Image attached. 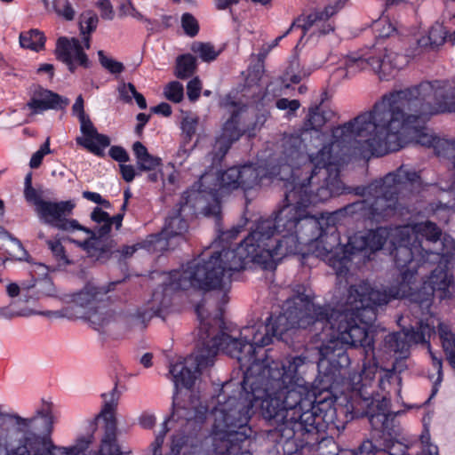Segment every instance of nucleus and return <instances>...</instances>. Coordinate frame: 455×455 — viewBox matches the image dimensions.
Segmentation results:
<instances>
[{"label":"nucleus","mask_w":455,"mask_h":455,"mask_svg":"<svg viewBox=\"0 0 455 455\" xmlns=\"http://www.w3.org/2000/svg\"><path fill=\"white\" fill-rule=\"evenodd\" d=\"M188 229L187 220L180 212L169 215L164 226L159 233L148 236L147 243L154 251H165L170 245V240L175 237L182 238Z\"/></svg>","instance_id":"obj_17"},{"label":"nucleus","mask_w":455,"mask_h":455,"mask_svg":"<svg viewBox=\"0 0 455 455\" xmlns=\"http://www.w3.org/2000/svg\"><path fill=\"white\" fill-rule=\"evenodd\" d=\"M392 299L385 292L371 287L365 281L350 285L345 301V319L338 324L339 339L351 347H359L363 356L359 381L354 385L353 395L359 397V390H374L379 363L375 356L373 339L369 336V329L377 319V307L387 305Z\"/></svg>","instance_id":"obj_3"},{"label":"nucleus","mask_w":455,"mask_h":455,"mask_svg":"<svg viewBox=\"0 0 455 455\" xmlns=\"http://www.w3.org/2000/svg\"><path fill=\"white\" fill-rule=\"evenodd\" d=\"M6 293L10 298H16L21 294L24 301L29 302L38 300L44 296H52L54 287L49 279H32L29 283H22L21 285L10 283L6 286Z\"/></svg>","instance_id":"obj_21"},{"label":"nucleus","mask_w":455,"mask_h":455,"mask_svg":"<svg viewBox=\"0 0 455 455\" xmlns=\"http://www.w3.org/2000/svg\"><path fill=\"white\" fill-rule=\"evenodd\" d=\"M204 214L206 216H213L216 220V227L218 232V239L221 243H226L227 244L229 241L235 239L237 235L243 230V226L247 223V219L243 221L242 225H237L232 227L229 230L223 231L221 229V215H220V205L218 201H216L213 204H209L204 208Z\"/></svg>","instance_id":"obj_27"},{"label":"nucleus","mask_w":455,"mask_h":455,"mask_svg":"<svg viewBox=\"0 0 455 455\" xmlns=\"http://www.w3.org/2000/svg\"><path fill=\"white\" fill-rule=\"evenodd\" d=\"M96 7L100 10L103 20H112L114 19L115 12L110 0H98Z\"/></svg>","instance_id":"obj_49"},{"label":"nucleus","mask_w":455,"mask_h":455,"mask_svg":"<svg viewBox=\"0 0 455 455\" xmlns=\"http://www.w3.org/2000/svg\"><path fill=\"white\" fill-rule=\"evenodd\" d=\"M91 436L84 437L81 436L76 440V444H74L76 448H79L78 451L81 450V455L84 453V451L89 448V445L91 443Z\"/></svg>","instance_id":"obj_64"},{"label":"nucleus","mask_w":455,"mask_h":455,"mask_svg":"<svg viewBox=\"0 0 455 455\" xmlns=\"http://www.w3.org/2000/svg\"><path fill=\"white\" fill-rule=\"evenodd\" d=\"M307 76H309V72H307L304 68H300L298 60L291 61L284 73L285 80L294 84H299L302 78Z\"/></svg>","instance_id":"obj_36"},{"label":"nucleus","mask_w":455,"mask_h":455,"mask_svg":"<svg viewBox=\"0 0 455 455\" xmlns=\"http://www.w3.org/2000/svg\"><path fill=\"white\" fill-rule=\"evenodd\" d=\"M0 233L4 234L13 243H15L18 246L19 250L20 251L21 254L14 258L15 260L30 262L31 257L28 251L24 248L20 239L13 236L11 233L6 231L2 227H0Z\"/></svg>","instance_id":"obj_47"},{"label":"nucleus","mask_w":455,"mask_h":455,"mask_svg":"<svg viewBox=\"0 0 455 455\" xmlns=\"http://www.w3.org/2000/svg\"><path fill=\"white\" fill-rule=\"evenodd\" d=\"M406 63L402 54L385 49L379 56L351 52L345 58V76H354L359 71L371 68L381 80H390Z\"/></svg>","instance_id":"obj_12"},{"label":"nucleus","mask_w":455,"mask_h":455,"mask_svg":"<svg viewBox=\"0 0 455 455\" xmlns=\"http://www.w3.org/2000/svg\"><path fill=\"white\" fill-rule=\"evenodd\" d=\"M24 196H25L26 200L28 203H32L36 205V211H38L39 208L41 207L40 202H45V200H43L41 198L40 194L33 187L24 188Z\"/></svg>","instance_id":"obj_52"},{"label":"nucleus","mask_w":455,"mask_h":455,"mask_svg":"<svg viewBox=\"0 0 455 455\" xmlns=\"http://www.w3.org/2000/svg\"><path fill=\"white\" fill-rule=\"evenodd\" d=\"M72 112H73V115L77 116L78 120L87 116L84 112V99H83L82 95H79L76 98V100L72 107Z\"/></svg>","instance_id":"obj_59"},{"label":"nucleus","mask_w":455,"mask_h":455,"mask_svg":"<svg viewBox=\"0 0 455 455\" xmlns=\"http://www.w3.org/2000/svg\"><path fill=\"white\" fill-rule=\"evenodd\" d=\"M136 118L138 120V124L135 127V132L137 134L140 135L142 133V131H143L145 125L149 121L150 116L147 115L145 113H139L137 115Z\"/></svg>","instance_id":"obj_61"},{"label":"nucleus","mask_w":455,"mask_h":455,"mask_svg":"<svg viewBox=\"0 0 455 455\" xmlns=\"http://www.w3.org/2000/svg\"><path fill=\"white\" fill-rule=\"evenodd\" d=\"M192 51L197 53L204 62H211L217 59L220 52L210 43H195L192 45Z\"/></svg>","instance_id":"obj_35"},{"label":"nucleus","mask_w":455,"mask_h":455,"mask_svg":"<svg viewBox=\"0 0 455 455\" xmlns=\"http://www.w3.org/2000/svg\"><path fill=\"white\" fill-rule=\"evenodd\" d=\"M269 48L268 49H262L259 53H258V60H259V64H257L252 72L254 73V76L257 78V79H260L261 76L263 75L264 73V60L265 58L267 57L268 52H269Z\"/></svg>","instance_id":"obj_55"},{"label":"nucleus","mask_w":455,"mask_h":455,"mask_svg":"<svg viewBox=\"0 0 455 455\" xmlns=\"http://www.w3.org/2000/svg\"><path fill=\"white\" fill-rule=\"evenodd\" d=\"M79 123L83 137H77L76 139V144L87 149L96 156H105V149L110 146L109 137L98 132L89 116L79 119Z\"/></svg>","instance_id":"obj_20"},{"label":"nucleus","mask_w":455,"mask_h":455,"mask_svg":"<svg viewBox=\"0 0 455 455\" xmlns=\"http://www.w3.org/2000/svg\"><path fill=\"white\" fill-rule=\"evenodd\" d=\"M333 116L334 112L330 109H324L321 106L311 107L308 109V113L299 132L283 136L282 142V163L278 167L277 172L275 173L279 180H283L284 183L292 182L295 180V168L297 166H301L303 163L300 157L297 158L294 156H290V152L293 148H291V150L288 148V140H290L291 137H298L301 141L302 148L299 149L301 154L306 156L313 155V153H308L307 151V145L305 140L307 134L312 131L320 132L321 129L333 117ZM294 149H298L297 147ZM315 153V152H314V154Z\"/></svg>","instance_id":"obj_9"},{"label":"nucleus","mask_w":455,"mask_h":455,"mask_svg":"<svg viewBox=\"0 0 455 455\" xmlns=\"http://www.w3.org/2000/svg\"><path fill=\"white\" fill-rule=\"evenodd\" d=\"M55 450L52 451L51 455H81V450L76 448L75 445L69 447H60L55 445ZM41 455H50L47 453L46 449H44L43 453Z\"/></svg>","instance_id":"obj_54"},{"label":"nucleus","mask_w":455,"mask_h":455,"mask_svg":"<svg viewBox=\"0 0 455 455\" xmlns=\"http://www.w3.org/2000/svg\"><path fill=\"white\" fill-rule=\"evenodd\" d=\"M50 153V138H47L46 140L41 145L40 148L32 155L29 161L30 168H38L41 165L44 156Z\"/></svg>","instance_id":"obj_43"},{"label":"nucleus","mask_w":455,"mask_h":455,"mask_svg":"<svg viewBox=\"0 0 455 455\" xmlns=\"http://www.w3.org/2000/svg\"><path fill=\"white\" fill-rule=\"evenodd\" d=\"M197 68L196 57L190 53L179 55L176 59L174 75L179 79H188L191 77Z\"/></svg>","instance_id":"obj_31"},{"label":"nucleus","mask_w":455,"mask_h":455,"mask_svg":"<svg viewBox=\"0 0 455 455\" xmlns=\"http://www.w3.org/2000/svg\"><path fill=\"white\" fill-rule=\"evenodd\" d=\"M104 404L100 413L105 421L104 435L97 455H121L122 451L116 443V419L115 412L120 398V392L116 384L108 393L101 395Z\"/></svg>","instance_id":"obj_15"},{"label":"nucleus","mask_w":455,"mask_h":455,"mask_svg":"<svg viewBox=\"0 0 455 455\" xmlns=\"http://www.w3.org/2000/svg\"><path fill=\"white\" fill-rule=\"evenodd\" d=\"M374 29L378 32L375 36L378 39L387 38L395 31V28L387 20H379L374 23Z\"/></svg>","instance_id":"obj_44"},{"label":"nucleus","mask_w":455,"mask_h":455,"mask_svg":"<svg viewBox=\"0 0 455 455\" xmlns=\"http://www.w3.org/2000/svg\"><path fill=\"white\" fill-rule=\"evenodd\" d=\"M447 36L448 30L445 27L443 24L436 22L428 30V43H425V44H429L432 48L439 47L445 43Z\"/></svg>","instance_id":"obj_33"},{"label":"nucleus","mask_w":455,"mask_h":455,"mask_svg":"<svg viewBox=\"0 0 455 455\" xmlns=\"http://www.w3.org/2000/svg\"><path fill=\"white\" fill-rule=\"evenodd\" d=\"M181 27L185 34L190 37L196 36L199 32V24L197 20L189 12H185L181 16Z\"/></svg>","instance_id":"obj_42"},{"label":"nucleus","mask_w":455,"mask_h":455,"mask_svg":"<svg viewBox=\"0 0 455 455\" xmlns=\"http://www.w3.org/2000/svg\"><path fill=\"white\" fill-rule=\"evenodd\" d=\"M117 92L119 100L124 103H132L133 98L140 109L147 108L148 105L145 97L136 90L133 84L122 81L118 84Z\"/></svg>","instance_id":"obj_29"},{"label":"nucleus","mask_w":455,"mask_h":455,"mask_svg":"<svg viewBox=\"0 0 455 455\" xmlns=\"http://www.w3.org/2000/svg\"><path fill=\"white\" fill-rule=\"evenodd\" d=\"M275 107L280 110H288L290 115H294L299 108L300 102L298 100H288L286 98L278 99L275 101Z\"/></svg>","instance_id":"obj_48"},{"label":"nucleus","mask_w":455,"mask_h":455,"mask_svg":"<svg viewBox=\"0 0 455 455\" xmlns=\"http://www.w3.org/2000/svg\"><path fill=\"white\" fill-rule=\"evenodd\" d=\"M323 240L315 242L323 245V256L328 265L335 270L337 275L345 276L349 271L352 256L358 252L370 254L379 251L384 246L387 237L382 228L370 229L367 232H357L348 237L346 244L338 240L334 241L328 233Z\"/></svg>","instance_id":"obj_7"},{"label":"nucleus","mask_w":455,"mask_h":455,"mask_svg":"<svg viewBox=\"0 0 455 455\" xmlns=\"http://www.w3.org/2000/svg\"><path fill=\"white\" fill-rule=\"evenodd\" d=\"M127 6L129 9V12H124V15H130L136 20L151 24V20L149 19L144 17V15L134 7V5L131 0H127Z\"/></svg>","instance_id":"obj_58"},{"label":"nucleus","mask_w":455,"mask_h":455,"mask_svg":"<svg viewBox=\"0 0 455 455\" xmlns=\"http://www.w3.org/2000/svg\"><path fill=\"white\" fill-rule=\"evenodd\" d=\"M239 175V188L244 191L247 197L251 190L260 187L262 179L267 176V172L260 166L244 164L240 166Z\"/></svg>","instance_id":"obj_25"},{"label":"nucleus","mask_w":455,"mask_h":455,"mask_svg":"<svg viewBox=\"0 0 455 455\" xmlns=\"http://www.w3.org/2000/svg\"><path fill=\"white\" fill-rule=\"evenodd\" d=\"M357 131L355 119L333 127L322 147L309 156L299 151L302 147L298 137L288 140V148H298L290 156L300 157L303 163L295 168V180L284 183L282 205L270 218L259 219L235 248L223 245L221 251L208 257L202 255L188 261L180 269V290L220 291L226 304L233 275L249 263L271 269L284 257L300 253L301 244L323 240L328 233L337 241L335 214L375 223L395 215L400 196L421 188L420 174L403 164L367 186H346L340 169L360 140L368 138Z\"/></svg>","instance_id":"obj_1"},{"label":"nucleus","mask_w":455,"mask_h":455,"mask_svg":"<svg viewBox=\"0 0 455 455\" xmlns=\"http://www.w3.org/2000/svg\"><path fill=\"white\" fill-rule=\"evenodd\" d=\"M156 422L155 415L148 412H143L139 418L140 425L145 429H151L156 425Z\"/></svg>","instance_id":"obj_57"},{"label":"nucleus","mask_w":455,"mask_h":455,"mask_svg":"<svg viewBox=\"0 0 455 455\" xmlns=\"http://www.w3.org/2000/svg\"><path fill=\"white\" fill-rule=\"evenodd\" d=\"M359 399L353 413L356 417H367L371 427L379 433V440H367L360 446L362 453H375L384 451L388 455H406L408 447L397 440L398 431L394 425V419L390 418V400L386 396L368 391L365 388L359 390Z\"/></svg>","instance_id":"obj_6"},{"label":"nucleus","mask_w":455,"mask_h":455,"mask_svg":"<svg viewBox=\"0 0 455 455\" xmlns=\"http://www.w3.org/2000/svg\"><path fill=\"white\" fill-rule=\"evenodd\" d=\"M240 166H232L228 169L220 172L216 178V183L213 187H206L204 183L207 182L209 176L203 175L197 182V190L199 193H208L215 197L219 190L222 188L233 190L239 188L240 179Z\"/></svg>","instance_id":"obj_23"},{"label":"nucleus","mask_w":455,"mask_h":455,"mask_svg":"<svg viewBox=\"0 0 455 455\" xmlns=\"http://www.w3.org/2000/svg\"><path fill=\"white\" fill-rule=\"evenodd\" d=\"M435 332L433 316L419 319L415 326L403 328L401 331L387 334L384 339V347L387 352L399 354L406 357L411 344L427 342L431 334Z\"/></svg>","instance_id":"obj_13"},{"label":"nucleus","mask_w":455,"mask_h":455,"mask_svg":"<svg viewBox=\"0 0 455 455\" xmlns=\"http://www.w3.org/2000/svg\"><path fill=\"white\" fill-rule=\"evenodd\" d=\"M112 317L113 315L106 308L104 301L85 312V318L97 331L107 325Z\"/></svg>","instance_id":"obj_30"},{"label":"nucleus","mask_w":455,"mask_h":455,"mask_svg":"<svg viewBox=\"0 0 455 455\" xmlns=\"http://www.w3.org/2000/svg\"><path fill=\"white\" fill-rule=\"evenodd\" d=\"M109 291V288L106 289L103 286H96L88 283L79 291L66 295L65 299L89 310L96 305L101 304Z\"/></svg>","instance_id":"obj_24"},{"label":"nucleus","mask_w":455,"mask_h":455,"mask_svg":"<svg viewBox=\"0 0 455 455\" xmlns=\"http://www.w3.org/2000/svg\"><path fill=\"white\" fill-rule=\"evenodd\" d=\"M100 65L112 75H119L125 69L124 65L110 57L105 55L103 51L98 52Z\"/></svg>","instance_id":"obj_37"},{"label":"nucleus","mask_w":455,"mask_h":455,"mask_svg":"<svg viewBox=\"0 0 455 455\" xmlns=\"http://www.w3.org/2000/svg\"><path fill=\"white\" fill-rule=\"evenodd\" d=\"M108 154L112 159L119 163H126L130 159L127 151L120 146H112Z\"/></svg>","instance_id":"obj_51"},{"label":"nucleus","mask_w":455,"mask_h":455,"mask_svg":"<svg viewBox=\"0 0 455 455\" xmlns=\"http://www.w3.org/2000/svg\"><path fill=\"white\" fill-rule=\"evenodd\" d=\"M52 7L58 16L66 20H73L76 12L68 0H53Z\"/></svg>","instance_id":"obj_38"},{"label":"nucleus","mask_w":455,"mask_h":455,"mask_svg":"<svg viewBox=\"0 0 455 455\" xmlns=\"http://www.w3.org/2000/svg\"><path fill=\"white\" fill-rule=\"evenodd\" d=\"M52 403L43 400L30 418L0 411V455H41L44 449L52 454Z\"/></svg>","instance_id":"obj_5"},{"label":"nucleus","mask_w":455,"mask_h":455,"mask_svg":"<svg viewBox=\"0 0 455 455\" xmlns=\"http://www.w3.org/2000/svg\"><path fill=\"white\" fill-rule=\"evenodd\" d=\"M411 228L408 226L400 227L395 229L392 235L391 243L393 244L392 254L394 261L400 275L397 285L389 287L387 290H380L388 295L389 299H408L416 308H429L432 305L435 291L433 284L428 280V287L424 286L425 290H417L415 287L416 275L420 268L426 269L431 273L432 267L435 266L430 258L441 259L444 252H435L430 249H426L422 241L418 243L412 240Z\"/></svg>","instance_id":"obj_4"},{"label":"nucleus","mask_w":455,"mask_h":455,"mask_svg":"<svg viewBox=\"0 0 455 455\" xmlns=\"http://www.w3.org/2000/svg\"><path fill=\"white\" fill-rule=\"evenodd\" d=\"M23 311H14L10 307H0V318L12 319L18 316H26Z\"/></svg>","instance_id":"obj_60"},{"label":"nucleus","mask_w":455,"mask_h":455,"mask_svg":"<svg viewBox=\"0 0 455 455\" xmlns=\"http://www.w3.org/2000/svg\"><path fill=\"white\" fill-rule=\"evenodd\" d=\"M167 307V302H164V299L160 302V305L155 307L154 306L148 307L146 308H140L136 312V318L140 320L143 327L147 326V323L149 322L154 316H162L164 308Z\"/></svg>","instance_id":"obj_34"},{"label":"nucleus","mask_w":455,"mask_h":455,"mask_svg":"<svg viewBox=\"0 0 455 455\" xmlns=\"http://www.w3.org/2000/svg\"><path fill=\"white\" fill-rule=\"evenodd\" d=\"M132 151L140 172H151L162 167V158L149 154L148 148L140 141L133 143Z\"/></svg>","instance_id":"obj_26"},{"label":"nucleus","mask_w":455,"mask_h":455,"mask_svg":"<svg viewBox=\"0 0 455 455\" xmlns=\"http://www.w3.org/2000/svg\"><path fill=\"white\" fill-rule=\"evenodd\" d=\"M164 93L167 100L179 103L183 100L184 88L180 82L172 81L164 87Z\"/></svg>","instance_id":"obj_40"},{"label":"nucleus","mask_w":455,"mask_h":455,"mask_svg":"<svg viewBox=\"0 0 455 455\" xmlns=\"http://www.w3.org/2000/svg\"><path fill=\"white\" fill-rule=\"evenodd\" d=\"M347 1L339 0L334 5H328L323 11H315L307 16L301 15L298 17L283 35L274 40L273 44L269 46V50L276 46L283 37L297 28L301 29L300 40L309 30H312L311 36H317L334 31V26L329 21V19L337 13Z\"/></svg>","instance_id":"obj_14"},{"label":"nucleus","mask_w":455,"mask_h":455,"mask_svg":"<svg viewBox=\"0 0 455 455\" xmlns=\"http://www.w3.org/2000/svg\"><path fill=\"white\" fill-rule=\"evenodd\" d=\"M228 111L230 116L223 124L220 134L216 138L210 153L212 164H220L232 145L245 133L251 136L257 125L254 123L251 126L247 123L249 115L246 105L232 101L229 104Z\"/></svg>","instance_id":"obj_10"},{"label":"nucleus","mask_w":455,"mask_h":455,"mask_svg":"<svg viewBox=\"0 0 455 455\" xmlns=\"http://www.w3.org/2000/svg\"><path fill=\"white\" fill-rule=\"evenodd\" d=\"M438 333L447 355V360L450 365L455 369V333L451 331L449 325L443 323L438 324Z\"/></svg>","instance_id":"obj_28"},{"label":"nucleus","mask_w":455,"mask_h":455,"mask_svg":"<svg viewBox=\"0 0 455 455\" xmlns=\"http://www.w3.org/2000/svg\"><path fill=\"white\" fill-rule=\"evenodd\" d=\"M120 173L123 180L128 183L132 182L136 175L140 174V172H137L135 167L132 164H120Z\"/></svg>","instance_id":"obj_53"},{"label":"nucleus","mask_w":455,"mask_h":455,"mask_svg":"<svg viewBox=\"0 0 455 455\" xmlns=\"http://www.w3.org/2000/svg\"><path fill=\"white\" fill-rule=\"evenodd\" d=\"M202 92V83L199 77L192 78L187 84V95L191 102H196Z\"/></svg>","instance_id":"obj_46"},{"label":"nucleus","mask_w":455,"mask_h":455,"mask_svg":"<svg viewBox=\"0 0 455 455\" xmlns=\"http://www.w3.org/2000/svg\"><path fill=\"white\" fill-rule=\"evenodd\" d=\"M264 347L252 353L237 391L239 396L229 397L217 414V450L228 455H253L250 449L253 430L249 422L259 411L276 425L269 435L284 454L315 447L318 455H339L338 443L325 434L334 430L339 434L349 420L357 418L353 411L360 408L358 396L352 395L346 408L336 406L331 396L313 400L309 384L298 374L307 357L269 360L270 349Z\"/></svg>","instance_id":"obj_2"},{"label":"nucleus","mask_w":455,"mask_h":455,"mask_svg":"<svg viewBox=\"0 0 455 455\" xmlns=\"http://www.w3.org/2000/svg\"><path fill=\"white\" fill-rule=\"evenodd\" d=\"M91 219L100 226L96 230L85 227V229L89 230L85 232L89 235L87 239L83 241L69 239V241L84 251L89 258L104 263L112 257L114 247L116 245L115 240L109 236L110 222H108L109 214L97 206L92 212Z\"/></svg>","instance_id":"obj_11"},{"label":"nucleus","mask_w":455,"mask_h":455,"mask_svg":"<svg viewBox=\"0 0 455 455\" xmlns=\"http://www.w3.org/2000/svg\"><path fill=\"white\" fill-rule=\"evenodd\" d=\"M197 121L193 118H184L181 123V129L183 132L190 139L196 131Z\"/></svg>","instance_id":"obj_56"},{"label":"nucleus","mask_w":455,"mask_h":455,"mask_svg":"<svg viewBox=\"0 0 455 455\" xmlns=\"http://www.w3.org/2000/svg\"><path fill=\"white\" fill-rule=\"evenodd\" d=\"M429 352H430V356H431V360H432V366H433L434 370L436 371V373H437V378H436V379L434 383V386L432 387L431 396H434L438 391L437 385L440 384V382L443 379V361H442V358L436 356L435 353H433L432 351H429Z\"/></svg>","instance_id":"obj_45"},{"label":"nucleus","mask_w":455,"mask_h":455,"mask_svg":"<svg viewBox=\"0 0 455 455\" xmlns=\"http://www.w3.org/2000/svg\"><path fill=\"white\" fill-rule=\"evenodd\" d=\"M136 251H137L136 245H132V246L124 245L122 247L121 250H116V246H115L114 252L112 253V255L115 252H118L121 256L127 258V257L132 256Z\"/></svg>","instance_id":"obj_63"},{"label":"nucleus","mask_w":455,"mask_h":455,"mask_svg":"<svg viewBox=\"0 0 455 455\" xmlns=\"http://www.w3.org/2000/svg\"><path fill=\"white\" fill-rule=\"evenodd\" d=\"M83 197L87 199L88 201H91L102 206L103 208L109 209L111 207V203L108 200L103 198L100 193L84 191Z\"/></svg>","instance_id":"obj_50"},{"label":"nucleus","mask_w":455,"mask_h":455,"mask_svg":"<svg viewBox=\"0 0 455 455\" xmlns=\"http://www.w3.org/2000/svg\"><path fill=\"white\" fill-rule=\"evenodd\" d=\"M99 23V18L96 13L89 12L86 14L82 15L81 21L79 23L80 32L83 36L91 35L96 30Z\"/></svg>","instance_id":"obj_41"},{"label":"nucleus","mask_w":455,"mask_h":455,"mask_svg":"<svg viewBox=\"0 0 455 455\" xmlns=\"http://www.w3.org/2000/svg\"><path fill=\"white\" fill-rule=\"evenodd\" d=\"M68 103L67 98L42 86H37L27 102V107L31 114L37 115L50 109H63Z\"/></svg>","instance_id":"obj_22"},{"label":"nucleus","mask_w":455,"mask_h":455,"mask_svg":"<svg viewBox=\"0 0 455 455\" xmlns=\"http://www.w3.org/2000/svg\"><path fill=\"white\" fill-rule=\"evenodd\" d=\"M55 55L57 60L67 65L71 73L76 71L77 66L88 68L91 65L84 47L76 37H60L56 44Z\"/></svg>","instance_id":"obj_18"},{"label":"nucleus","mask_w":455,"mask_h":455,"mask_svg":"<svg viewBox=\"0 0 455 455\" xmlns=\"http://www.w3.org/2000/svg\"><path fill=\"white\" fill-rule=\"evenodd\" d=\"M44 44L45 36L38 29H30L20 35V44L22 48L39 52L44 49Z\"/></svg>","instance_id":"obj_32"},{"label":"nucleus","mask_w":455,"mask_h":455,"mask_svg":"<svg viewBox=\"0 0 455 455\" xmlns=\"http://www.w3.org/2000/svg\"><path fill=\"white\" fill-rule=\"evenodd\" d=\"M152 112L155 114H161L164 116H169L172 115V107L166 102H161L158 105L152 108Z\"/></svg>","instance_id":"obj_62"},{"label":"nucleus","mask_w":455,"mask_h":455,"mask_svg":"<svg viewBox=\"0 0 455 455\" xmlns=\"http://www.w3.org/2000/svg\"><path fill=\"white\" fill-rule=\"evenodd\" d=\"M336 341L330 340L318 348L317 368L324 375H335L340 369L350 364L347 353L341 347H336Z\"/></svg>","instance_id":"obj_19"},{"label":"nucleus","mask_w":455,"mask_h":455,"mask_svg":"<svg viewBox=\"0 0 455 455\" xmlns=\"http://www.w3.org/2000/svg\"><path fill=\"white\" fill-rule=\"evenodd\" d=\"M411 230L413 235L412 240H415L417 243L420 241V236L425 238L428 243L424 246L426 249H430L435 252H444L441 259L430 258L436 266L431 270L429 281L433 284V289L440 291L439 298L441 299L451 298L450 288L453 286L454 281L453 276L448 273V264L452 253L447 249V239L445 237L443 240L441 239L443 234L441 228L432 221H425L415 224Z\"/></svg>","instance_id":"obj_8"},{"label":"nucleus","mask_w":455,"mask_h":455,"mask_svg":"<svg viewBox=\"0 0 455 455\" xmlns=\"http://www.w3.org/2000/svg\"><path fill=\"white\" fill-rule=\"evenodd\" d=\"M40 204L41 207L37 212L46 224L67 232H74L76 230L84 232L89 231L85 229L84 226L79 224L76 220L66 218L67 216L72 214V212L76 206L73 201H45L40 202Z\"/></svg>","instance_id":"obj_16"},{"label":"nucleus","mask_w":455,"mask_h":455,"mask_svg":"<svg viewBox=\"0 0 455 455\" xmlns=\"http://www.w3.org/2000/svg\"><path fill=\"white\" fill-rule=\"evenodd\" d=\"M46 243L59 265L67 266L70 264L65 248L60 240H47Z\"/></svg>","instance_id":"obj_39"}]
</instances>
